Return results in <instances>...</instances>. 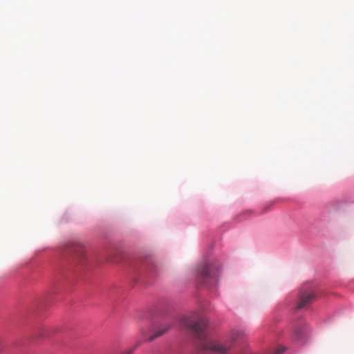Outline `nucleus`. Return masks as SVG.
Returning a JSON list of instances; mask_svg holds the SVG:
<instances>
[{"label":"nucleus","instance_id":"nucleus-1","mask_svg":"<svg viewBox=\"0 0 354 354\" xmlns=\"http://www.w3.org/2000/svg\"><path fill=\"white\" fill-rule=\"evenodd\" d=\"M218 270L214 264L205 262L196 270L197 280L207 284H210V281L214 283L216 281Z\"/></svg>","mask_w":354,"mask_h":354},{"label":"nucleus","instance_id":"nucleus-2","mask_svg":"<svg viewBox=\"0 0 354 354\" xmlns=\"http://www.w3.org/2000/svg\"><path fill=\"white\" fill-rule=\"evenodd\" d=\"M315 298V295L313 292H301L297 309L299 310L311 304Z\"/></svg>","mask_w":354,"mask_h":354},{"label":"nucleus","instance_id":"nucleus-3","mask_svg":"<svg viewBox=\"0 0 354 354\" xmlns=\"http://www.w3.org/2000/svg\"><path fill=\"white\" fill-rule=\"evenodd\" d=\"M170 328H171L170 324H166V325L161 326L160 328H158V330H157V332L155 334L149 336L147 339H145V341H147V342L153 341L156 338L160 337L161 335H162L165 333H167L169 330Z\"/></svg>","mask_w":354,"mask_h":354},{"label":"nucleus","instance_id":"nucleus-4","mask_svg":"<svg viewBox=\"0 0 354 354\" xmlns=\"http://www.w3.org/2000/svg\"><path fill=\"white\" fill-rule=\"evenodd\" d=\"M73 251L75 253H77V254L80 255V256H82V254L84 253V248H83V246L80 244H75L73 246V248H72Z\"/></svg>","mask_w":354,"mask_h":354},{"label":"nucleus","instance_id":"nucleus-5","mask_svg":"<svg viewBox=\"0 0 354 354\" xmlns=\"http://www.w3.org/2000/svg\"><path fill=\"white\" fill-rule=\"evenodd\" d=\"M142 344V342L141 341H138L136 342V344H135L134 347L131 348V349H128V350H126L123 352L121 353V354H133L134 350L138 347L140 344Z\"/></svg>","mask_w":354,"mask_h":354},{"label":"nucleus","instance_id":"nucleus-6","mask_svg":"<svg viewBox=\"0 0 354 354\" xmlns=\"http://www.w3.org/2000/svg\"><path fill=\"white\" fill-rule=\"evenodd\" d=\"M301 330L300 328H297L295 331V335L297 338L299 339L301 337Z\"/></svg>","mask_w":354,"mask_h":354},{"label":"nucleus","instance_id":"nucleus-7","mask_svg":"<svg viewBox=\"0 0 354 354\" xmlns=\"http://www.w3.org/2000/svg\"><path fill=\"white\" fill-rule=\"evenodd\" d=\"M284 351L285 348L283 346H280L276 350L274 354H282Z\"/></svg>","mask_w":354,"mask_h":354},{"label":"nucleus","instance_id":"nucleus-8","mask_svg":"<svg viewBox=\"0 0 354 354\" xmlns=\"http://www.w3.org/2000/svg\"><path fill=\"white\" fill-rule=\"evenodd\" d=\"M268 209H269V207H267L266 208H265L263 211V214L266 213L268 211Z\"/></svg>","mask_w":354,"mask_h":354}]
</instances>
